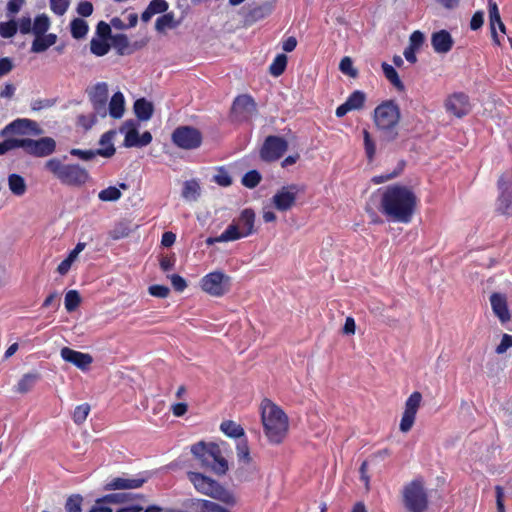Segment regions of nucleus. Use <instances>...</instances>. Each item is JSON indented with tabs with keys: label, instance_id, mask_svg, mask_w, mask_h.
I'll list each match as a JSON object with an SVG mask.
<instances>
[{
	"label": "nucleus",
	"instance_id": "1",
	"mask_svg": "<svg viewBox=\"0 0 512 512\" xmlns=\"http://www.w3.org/2000/svg\"><path fill=\"white\" fill-rule=\"evenodd\" d=\"M416 205L417 197L411 188L393 184L383 191L379 211L388 220L407 224L412 219Z\"/></svg>",
	"mask_w": 512,
	"mask_h": 512
},
{
	"label": "nucleus",
	"instance_id": "2",
	"mask_svg": "<svg viewBox=\"0 0 512 512\" xmlns=\"http://www.w3.org/2000/svg\"><path fill=\"white\" fill-rule=\"evenodd\" d=\"M67 159V155L50 158L45 162L44 169L65 186H84L90 180L89 171L78 163H64Z\"/></svg>",
	"mask_w": 512,
	"mask_h": 512
},
{
	"label": "nucleus",
	"instance_id": "3",
	"mask_svg": "<svg viewBox=\"0 0 512 512\" xmlns=\"http://www.w3.org/2000/svg\"><path fill=\"white\" fill-rule=\"evenodd\" d=\"M400 119L401 111L394 100L383 101L374 109L373 121L381 133L382 143H391L398 138L397 126Z\"/></svg>",
	"mask_w": 512,
	"mask_h": 512
},
{
	"label": "nucleus",
	"instance_id": "4",
	"mask_svg": "<svg viewBox=\"0 0 512 512\" xmlns=\"http://www.w3.org/2000/svg\"><path fill=\"white\" fill-rule=\"evenodd\" d=\"M261 420L264 433L271 444H280L288 431V417L284 411L270 400L262 404Z\"/></svg>",
	"mask_w": 512,
	"mask_h": 512
},
{
	"label": "nucleus",
	"instance_id": "5",
	"mask_svg": "<svg viewBox=\"0 0 512 512\" xmlns=\"http://www.w3.org/2000/svg\"><path fill=\"white\" fill-rule=\"evenodd\" d=\"M192 455L203 468H210L217 475H225L228 471V461L222 456L221 449L214 442L199 441L191 446Z\"/></svg>",
	"mask_w": 512,
	"mask_h": 512
},
{
	"label": "nucleus",
	"instance_id": "6",
	"mask_svg": "<svg viewBox=\"0 0 512 512\" xmlns=\"http://www.w3.org/2000/svg\"><path fill=\"white\" fill-rule=\"evenodd\" d=\"M188 479L194 488L213 499H216L226 505L234 506L237 503L236 497L230 490L226 489L219 482L199 472L189 471Z\"/></svg>",
	"mask_w": 512,
	"mask_h": 512
},
{
	"label": "nucleus",
	"instance_id": "7",
	"mask_svg": "<svg viewBox=\"0 0 512 512\" xmlns=\"http://www.w3.org/2000/svg\"><path fill=\"white\" fill-rule=\"evenodd\" d=\"M403 505L408 512H425L428 509V494L421 477L415 478L403 487Z\"/></svg>",
	"mask_w": 512,
	"mask_h": 512
},
{
	"label": "nucleus",
	"instance_id": "8",
	"mask_svg": "<svg viewBox=\"0 0 512 512\" xmlns=\"http://www.w3.org/2000/svg\"><path fill=\"white\" fill-rule=\"evenodd\" d=\"M232 278L222 271H213L200 280L201 289L214 297H221L231 290Z\"/></svg>",
	"mask_w": 512,
	"mask_h": 512
},
{
	"label": "nucleus",
	"instance_id": "9",
	"mask_svg": "<svg viewBox=\"0 0 512 512\" xmlns=\"http://www.w3.org/2000/svg\"><path fill=\"white\" fill-rule=\"evenodd\" d=\"M497 186L499 195L496 201V211L512 216V167L499 177Z\"/></svg>",
	"mask_w": 512,
	"mask_h": 512
},
{
	"label": "nucleus",
	"instance_id": "10",
	"mask_svg": "<svg viewBox=\"0 0 512 512\" xmlns=\"http://www.w3.org/2000/svg\"><path fill=\"white\" fill-rule=\"evenodd\" d=\"M171 140L181 149L193 150L201 146L203 137L195 127L179 126L173 131Z\"/></svg>",
	"mask_w": 512,
	"mask_h": 512
},
{
	"label": "nucleus",
	"instance_id": "11",
	"mask_svg": "<svg viewBox=\"0 0 512 512\" xmlns=\"http://www.w3.org/2000/svg\"><path fill=\"white\" fill-rule=\"evenodd\" d=\"M304 191L305 186L300 184L283 186L272 197V203L278 211H288L295 205L297 196Z\"/></svg>",
	"mask_w": 512,
	"mask_h": 512
},
{
	"label": "nucleus",
	"instance_id": "12",
	"mask_svg": "<svg viewBox=\"0 0 512 512\" xmlns=\"http://www.w3.org/2000/svg\"><path fill=\"white\" fill-rule=\"evenodd\" d=\"M257 112V105L248 94L238 95L231 107V118L236 122L248 121Z\"/></svg>",
	"mask_w": 512,
	"mask_h": 512
},
{
	"label": "nucleus",
	"instance_id": "13",
	"mask_svg": "<svg viewBox=\"0 0 512 512\" xmlns=\"http://www.w3.org/2000/svg\"><path fill=\"white\" fill-rule=\"evenodd\" d=\"M288 149V142L280 137L270 135L265 138L260 149V158L265 162L279 160Z\"/></svg>",
	"mask_w": 512,
	"mask_h": 512
},
{
	"label": "nucleus",
	"instance_id": "14",
	"mask_svg": "<svg viewBox=\"0 0 512 512\" xmlns=\"http://www.w3.org/2000/svg\"><path fill=\"white\" fill-rule=\"evenodd\" d=\"M44 133L39 124L28 118H17L6 125L0 132L5 137L10 134L39 136Z\"/></svg>",
	"mask_w": 512,
	"mask_h": 512
},
{
	"label": "nucleus",
	"instance_id": "15",
	"mask_svg": "<svg viewBox=\"0 0 512 512\" xmlns=\"http://www.w3.org/2000/svg\"><path fill=\"white\" fill-rule=\"evenodd\" d=\"M57 148V143L52 137H41L39 139L27 138L25 152L37 158L52 155Z\"/></svg>",
	"mask_w": 512,
	"mask_h": 512
},
{
	"label": "nucleus",
	"instance_id": "16",
	"mask_svg": "<svg viewBox=\"0 0 512 512\" xmlns=\"http://www.w3.org/2000/svg\"><path fill=\"white\" fill-rule=\"evenodd\" d=\"M89 100L94 113L101 118L107 116L108 85L105 82H98L88 91Z\"/></svg>",
	"mask_w": 512,
	"mask_h": 512
},
{
	"label": "nucleus",
	"instance_id": "17",
	"mask_svg": "<svg viewBox=\"0 0 512 512\" xmlns=\"http://www.w3.org/2000/svg\"><path fill=\"white\" fill-rule=\"evenodd\" d=\"M421 401L422 394L418 391L413 392L406 400L405 409L400 421V430L402 432H408L412 428Z\"/></svg>",
	"mask_w": 512,
	"mask_h": 512
},
{
	"label": "nucleus",
	"instance_id": "18",
	"mask_svg": "<svg viewBox=\"0 0 512 512\" xmlns=\"http://www.w3.org/2000/svg\"><path fill=\"white\" fill-rule=\"evenodd\" d=\"M446 110L458 118H462L470 113L471 105L469 97L463 92L453 93L445 102Z\"/></svg>",
	"mask_w": 512,
	"mask_h": 512
},
{
	"label": "nucleus",
	"instance_id": "19",
	"mask_svg": "<svg viewBox=\"0 0 512 512\" xmlns=\"http://www.w3.org/2000/svg\"><path fill=\"white\" fill-rule=\"evenodd\" d=\"M60 354L64 361L72 363L81 370H86L93 362V358L90 354L82 353L69 347H63Z\"/></svg>",
	"mask_w": 512,
	"mask_h": 512
},
{
	"label": "nucleus",
	"instance_id": "20",
	"mask_svg": "<svg viewBox=\"0 0 512 512\" xmlns=\"http://www.w3.org/2000/svg\"><path fill=\"white\" fill-rule=\"evenodd\" d=\"M490 304L493 313L498 317L501 323L510 321L511 315L508 308L507 297L505 294L494 292L490 295Z\"/></svg>",
	"mask_w": 512,
	"mask_h": 512
},
{
	"label": "nucleus",
	"instance_id": "21",
	"mask_svg": "<svg viewBox=\"0 0 512 512\" xmlns=\"http://www.w3.org/2000/svg\"><path fill=\"white\" fill-rule=\"evenodd\" d=\"M431 45L435 53L447 54L451 51L454 40L449 31L442 29L432 33Z\"/></svg>",
	"mask_w": 512,
	"mask_h": 512
},
{
	"label": "nucleus",
	"instance_id": "22",
	"mask_svg": "<svg viewBox=\"0 0 512 512\" xmlns=\"http://www.w3.org/2000/svg\"><path fill=\"white\" fill-rule=\"evenodd\" d=\"M116 152V148L114 145H110L105 148H99V149H89V150H82L79 148H72L69 151V154L71 156L77 157L82 161H91L96 156H102L105 158L112 157Z\"/></svg>",
	"mask_w": 512,
	"mask_h": 512
},
{
	"label": "nucleus",
	"instance_id": "23",
	"mask_svg": "<svg viewBox=\"0 0 512 512\" xmlns=\"http://www.w3.org/2000/svg\"><path fill=\"white\" fill-rule=\"evenodd\" d=\"M146 481L147 477H138L132 479L116 477L112 479L110 482L106 483L103 489L105 491L136 489L141 487L144 483H146Z\"/></svg>",
	"mask_w": 512,
	"mask_h": 512
},
{
	"label": "nucleus",
	"instance_id": "24",
	"mask_svg": "<svg viewBox=\"0 0 512 512\" xmlns=\"http://www.w3.org/2000/svg\"><path fill=\"white\" fill-rule=\"evenodd\" d=\"M186 506L193 512H231L216 502L200 498L189 499Z\"/></svg>",
	"mask_w": 512,
	"mask_h": 512
},
{
	"label": "nucleus",
	"instance_id": "25",
	"mask_svg": "<svg viewBox=\"0 0 512 512\" xmlns=\"http://www.w3.org/2000/svg\"><path fill=\"white\" fill-rule=\"evenodd\" d=\"M152 141V134L145 131L139 135L138 130L133 127L132 131H126L123 145L127 148L130 147H145Z\"/></svg>",
	"mask_w": 512,
	"mask_h": 512
},
{
	"label": "nucleus",
	"instance_id": "26",
	"mask_svg": "<svg viewBox=\"0 0 512 512\" xmlns=\"http://www.w3.org/2000/svg\"><path fill=\"white\" fill-rule=\"evenodd\" d=\"M234 221L238 225L239 230L247 237L254 232L255 212L250 208H246Z\"/></svg>",
	"mask_w": 512,
	"mask_h": 512
},
{
	"label": "nucleus",
	"instance_id": "27",
	"mask_svg": "<svg viewBox=\"0 0 512 512\" xmlns=\"http://www.w3.org/2000/svg\"><path fill=\"white\" fill-rule=\"evenodd\" d=\"M133 110L138 120L148 121L153 116L154 106L152 102L142 97L134 102Z\"/></svg>",
	"mask_w": 512,
	"mask_h": 512
},
{
	"label": "nucleus",
	"instance_id": "28",
	"mask_svg": "<svg viewBox=\"0 0 512 512\" xmlns=\"http://www.w3.org/2000/svg\"><path fill=\"white\" fill-rule=\"evenodd\" d=\"M124 110H125L124 95L120 91L115 92L112 95L111 100L109 102L107 114L109 113V115L114 119H120L124 114Z\"/></svg>",
	"mask_w": 512,
	"mask_h": 512
},
{
	"label": "nucleus",
	"instance_id": "29",
	"mask_svg": "<svg viewBox=\"0 0 512 512\" xmlns=\"http://www.w3.org/2000/svg\"><path fill=\"white\" fill-rule=\"evenodd\" d=\"M112 46L116 49L119 56L131 55L132 51L129 50L130 42L126 34L119 33L111 37Z\"/></svg>",
	"mask_w": 512,
	"mask_h": 512
},
{
	"label": "nucleus",
	"instance_id": "30",
	"mask_svg": "<svg viewBox=\"0 0 512 512\" xmlns=\"http://www.w3.org/2000/svg\"><path fill=\"white\" fill-rule=\"evenodd\" d=\"M134 493L129 492H119V493H111L104 495L98 499H96L97 504H120L126 503L132 500V496Z\"/></svg>",
	"mask_w": 512,
	"mask_h": 512
},
{
	"label": "nucleus",
	"instance_id": "31",
	"mask_svg": "<svg viewBox=\"0 0 512 512\" xmlns=\"http://www.w3.org/2000/svg\"><path fill=\"white\" fill-rule=\"evenodd\" d=\"M180 25V20H175L174 13H165L158 17L155 22V29L157 32H164L166 28L175 29Z\"/></svg>",
	"mask_w": 512,
	"mask_h": 512
},
{
	"label": "nucleus",
	"instance_id": "32",
	"mask_svg": "<svg viewBox=\"0 0 512 512\" xmlns=\"http://www.w3.org/2000/svg\"><path fill=\"white\" fill-rule=\"evenodd\" d=\"M8 186L10 191L16 196H22L27 190L25 179L16 173L8 176Z\"/></svg>",
	"mask_w": 512,
	"mask_h": 512
},
{
	"label": "nucleus",
	"instance_id": "33",
	"mask_svg": "<svg viewBox=\"0 0 512 512\" xmlns=\"http://www.w3.org/2000/svg\"><path fill=\"white\" fill-rule=\"evenodd\" d=\"M382 70H383V73H384V76L387 78V80L398 90V91H404L405 90V86L403 84V82L401 81L396 69L386 63V62H383L382 65Z\"/></svg>",
	"mask_w": 512,
	"mask_h": 512
},
{
	"label": "nucleus",
	"instance_id": "34",
	"mask_svg": "<svg viewBox=\"0 0 512 512\" xmlns=\"http://www.w3.org/2000/svg\"><path fill=\"white\" fill-rule=\"evenodd\" d=\"M220 430L230 438H242L245 435L241 425L232 420H225L220 425Z\"/></svg>",
	"mask_w": 512,
	"mask_h": 512
},
{
	"label": "nucleus",
	"instance_id": "35",
	"mask_svg": "<svg viewBox=\"0 0 512 512\" xmlns=\"http://www.w3.org/2000/svg\"><path fill=\"white\" fill-rule=\"evenodd\" d=\"M201 188L197 180L185 181L182 189V197L189 201H196L200 196Z\"/></svg>",
	"mask_w": 512,
	"mask_h": 512
},
{
	"label": "nucleus",
	"instance_id": "36",
	"mask_svg": "<svg viewBox=\"0 0 512 512\" xmlns=\"http://www.w3.org/2000/svg\"><path fill=\"white\" fill-rule=\"evenodd\" d=\"M39 379L40 374L37 372L24 374L17 384V391L22 394L29 392Z\"/></svg>",
	"mask_w": 512,
	"mask_h": 512
},
{
	"label": "nucleus",
	"instance_id": "37",
	"mask_svg": "<svg viewBox=\"0 0 512 512\" xmlns=\"http://www.w3.org/2000/svg\"><path fill=\"white\" fill-rule=\"evenodd\" d=\"M88 23L82 18H74L70 22V32L74 39H82L88 33Z\"/></svg>",
	"mask_w": 512,
	"mask_h": 512
},
{
	"label": "nucleus",
	"instance_id": "38",
	"mask_svg": "<svg viewBox=\"0 0 512 512\" xmlns=\"http://www.w3.org/2000/svg\"><path fill=\"white\" fill-rule=\"evenodd\" d=\"M50 25V18L46 14L37 15L33 21L32 33L41 36L49 30Z\"/></svg>",
	"mask_w": 512,
	"mask_h": 512
},
{
	"label": "nucleus",
	"instance_id": "39",
	"mask_svg": "<svg viewBox=\"0 0 512 512\" xmlns=\"http://www.w3.org/2000/svg\"><path fill=\"white\" fill-rule=\"evenodd\" d=\"M111 48L107 40L93 37L90 41V51L97 57L106 55Z\"/></svg>",
	"mask_w": 512,
	"mask_h": 512
},
{
	"label": "nucleus",
	"instance_id": "40",
	"mask_svg": "<svg viewBox=\"0 0 512 512\" xmlns=\"http://www.w3.org/2000/svg\"><path fill=\"white\" fill-rule=\"evenodd\" d=\"M243 237L245 236L239 230V227L238 225L235 224V221L228 225L224 232L221 235H219V239L223 242L235 241Z\"/></svg>",
	"mask_w": 512,
	"mask_h": 512
},
{
	"label": "nucleus",
	"instance_id": "41",
	"mask_svg": "<svg viewBox=\"0 0 512 512\" xmlns=\"http://www.w3.org/2000/svg\"><path fill=\"white\" fill-rule=\"evenodd\" d=\"M366 94L361 90H355L347 98L346 102L351 110H360L364 107Z\"/></svg>",
	"mask_w": 512,
	"mask_h": 512
},
{
	"label": "nucleus",
	"instance_id": "42",
	"mask_svg": "<svg viewBox=\"0 0 512 512\" xmlns=\"http://www.w3.org/2000/svg\"><path fill=\"white\" fill-rule=\"evenodd\" d=\"M287 60L285 54H278L269 67L270 74L275 77L282 75L286 69Z\"/></svg>",
	"mask_w": 512,
	"mask_h": 512
},
{
	"label": "nucleus",
	"instance_id": "43",
	"mask_svg": "<svg viewBox=\"0 0 512 512\" xmlns=\"http://www.w3.org/2000/svg\"><path fill=\"white\" fill-rule=\"evenodd\" d=\"M122 193L119 188L115 186H109L101 190L98 194V198L104 202H114L121 198Z\"/></svg>",
	"mask_w": 512,
	"mask_h": 512
},
{
	"label": "nucleus",
	"instance_id": "44",
	"mask_svg": "<svg viewBox=\"0 0 512 512\" xmlns=\"http://www.w3.org/2000/svg\"><path fill=\"white\" fill-rule=\"evenodd\" d=\"M261 179H262V176H261L260 172L253 169L244 174L241 182H242L243 186H245L249 189H253L261 182Z\"/></svg>",
	"mask_w": 512,
	"mask_h": 512
},
{
	"label": "nucleus",
	"instance_id": "45",
	"mask_svg": "<svg viewBox=\"0 0 512 512\" xmlns=\"http://www.w3.org/2000/svg\"><path fill=\"white\" fill-rule=\"evenodd\" d=\"M81 297L78 291L69 290L65 295V308L68 312H73L79 306Z\"/></svg>",
	"mask_w": 512,
	"mask_h": 512
},
{
	"label": "nucleus",
	"instance_id": "46",
	"mask_svg": "<svg viewBox=\"0 0 512 512\" xmlns=\"http://www.w3.org/2000/svg\"><path fill=\"white\" fill-rule=\"evenodd\" d=\"M236 453L239 461L249 464L252 461L250 449L246 439H241L236 445Z\"/></svg>",
	"mask_w": 512,
	"mask_h": 512
},
{
	"label": "nucleus",
	"instance_id": "47",
	"mask_svg": "<svg viewBox=\"0 0 512 512\" xmlns=\"http://www.w3.org/2000/svg\"><path fill=\"white\" fill-rule=\"evenodd\" d=\"M362 134H363V139H364V149H365L366 157L369 161H372L376 154L375 141L372 139L368 130L364 129Z\"/></svg>",
	"mask_w": 512,
	"mask_h": 512
},
{
	"label": "nucleus",
	"instance_id": "48",
	"mask_svg": "<svg viewBox=\"0 0 512 512\" xmlns=\"http://www.w3.org/2000/svg\"><path fill=\"white\" fill-rule=\"evenodd\" d=\"M83 497L80 494L70 495L65 502L66 512H82Z\"/></svg>",
	"mask_w": 512,
	"mask_h": 512
},
{
	"label": "nucleus",
	"instance_id": "49",
	"mask_svg": "<svg viewBox=\"0 0 512 512\" xmlns=\"http://www.w3.org/2000/svg\"><path fill=\"white\" fill-rule=\"evenodd\" d=\"M131 232L129 225L125 222L117 223L112 230L109 231V236L113 240H120L127 237Z\"/></svg>",
	"mask_w": 512,
	"mask_h": 512
},
{
	"label": "nucleus",
	"instance_id": "50",
	"mask_svg": "<svg viewBox=\"0 0 512 512\" xmlns=\"http://www.w3.org/2000/svg\"><path fill=\"white\" fill-rule=\"evenodd\" d=\"M18 31L17 22L13 19L0 22V36L3 38H12Z\"/></svg>",
	"mask_w": 512,
	"mask_h": 512
},
{
	"label": "nucleus",
	"instance_id": "51",
	"mask_svg": "<svg viewBox=\"0 0 512 512\" xmlns=\"http://www.w3.org/2000/svg\"><path fill=\"white\" fill-rule=\"evenodd\" d=\"M89 412L90 406L87 403L76 406L73 412V421L78 425L82 424L87 419Z\"/></svg>",
	"mask_w": 512,
	"mask_h": 512
},
{
	"label": "nucleus",
	"instance_id": "52",
	"mask_svg": "<svg viewBox=\"0 0 512 512\" xmlns=\"http://www.w3.org/2000/svg\"><path fill=\"white\" fill-rule=\"evenodd\" d=\"M339 69L343 74L349 75L350 77H357L358 71L353 67V62L350 57H344L339 64Z\"/></svg>",
	"mask_w": 512,
	"mask_h": 512
},
{
	"label": "nucleus",
	"instance_id": "53",
	"mask_svg": "<svg viewBox=\"0 0 512 512\" xmlns=\"http://www.w3.org/2000/svg\"><path fill=\"white\" fill-rule=\"evenodd\" d=\"M70 5V0H50V8L52 12L58 16L66 13Z\"/></svg>",
	"mask_w": 512,
	"mask_h": 512
},
{
	"label": "nucleus",
	"instance_id": "54",
	"mask_svg": "<svg viewBox=\"0 0 512 512\" xmlns=\"http://www.w3.org/2000/svg\"><path fill=\"white\" fill-rule=\"evenodd\" d=\"M488 12L490 28L495 27L496 23L501 20L498 5L494 0H488Z\"/></svg>",
	"mask_w": 512,
	"mask_h": 512
},
{
	"label": "nucleus",
	"instance_id": "55",
	"mask_svg": "<svg viewBox=\"0 0 512 512\" xmlns=\"http://www.w3.org/2000/svg\"><path fill=\"white\" fill-rule=\"evenodd\" d=\"M213 180L222 187H228L232 184V178L229 173L223 168L218 169V173L213 176Z\"/></svg>",
	"mask_w": 512,
	"mask_h": 512
},
{
	"label": "nucleus",
	"instance_id": "56",
	"mask_svg": "<svg viewBox=\"0 0 512 512\" xmlns=\"http://www.w3.org/2000/svg\"><path fill=\"white\" fill-rule=\"evenodd\" d=\"M96 35H97L96 38L104 39V40H108V39L111 40V37L113 36L112 31H111V26L108 23H106L105 21L98 22V24L96 26Z\"/></svg>",
	"mask_w": 512,
	"mask_h": 512
},
{
	"label": "nucleus",
	"instance_id": "57",
	"mask_svg": "<svg viewBox=\"0 0 512 512\" xmlns=\"http://www.w3.org/2000/svg\"><path fill=\"white\" fill-rule=\"evenodd\" d=\"M26 141L27 138H7L3 142L5 144V148L8 151L16 149V148H23L24 151L26 150Z\"/></svg>",
	"mask_w": 512,
	"mask_h": 512
},
{
	"label": "nucleus",
	"instance_id": "58",
	"mask_svg": "<svg viewBox=\"0 0 512 512\" xmlns=\"http://www.w3.org/2000/svg\"><path fill=\"white\" fill-rule=\"evenodd\" d=\"M148 292L151 296H154L157 298H166L170 293V289H169V287H167L165 285L155 284V285L149 286Z\"/></svg>",
	"mask_w": 512,
	"mask_h": 512
},
{
	"label": "nucleus",
	"instance_id": "59",
	"mask_svg": "<svg viewBox=\"0 0 512 512\" xmlns=\"http://www.w3.org/2000/svg\"><path fill=\"white\" fill-rule=\"evenodd\" d=\"M148 7L153 12V14H161L166 13L169 8V4L166 0H151L148 4Z\"/></svg>",
	"mask_w": 512,
	"mask_h": 512
},
{
	"label": "nucleus",
	"instance_id": "60",
	"mask_svg": "<svg viewBox=\"0 0 512 512\" xmlns=\"http://www.w3.org/2000/svg\"><path fill=\"white\" fill-rule=\"evenodd\" d=\"M49 48V45L44 38V34L41 36H35V39L31 45V52L33 53H42L45 52Z\"/></svg>",
	"mask_w": 512,
	"mask_h": 512
},
{
	"label": "nucleus",
	"instance_id": "61",
	"mask_svg": "<svg viewBox=\"0 0 512 512\" xmlns=\"http://www.w3.org/2000/svg\"><path fill=\"white\" fill-rule=\"evenodd\" d=\"M168 278L171 281V284L176 292H183L187 287L186 280L178 275V274H172L168 275Z\"/></svg>",
	"mask_w": 512,
	"mask_h": 512
},
{
	"label": "nucleus",
	"instance_id": "62",
	"mask_svg": "<svg viewBox=\"0 0 512 512\" xmlns=\"http://www.w3.org/2000/svg\"><path fill=\"white\" fill-rule=\"evenodd\" d=\"M424 40V34L421 31L416 30L410 35L408 46L415 49H419L423 45Z\"/></svg>",
	"mask_w": 512,
	"mask_h": 512
},
{
	"label": "nucleus",
	"instance_id": "63",
	"mask_svg": "<svg viewBox=\"0 0 512 512\" xmlns=\"http://www.w3.org/2000/svg\"><path fill=\"white\" fill-rule=\"evenodd\" d=\"M93 4L89 1L79 2L76 8L77 13L82 17H89L93 13Z\"/></svg>",
	"mask_w": 512,
	"mask_h": 512
},
{
	"label": "nucleus",
	"instance_id": "64",
	"mask_svg": "<svg viewBox=\"0 0 512 512\" xmlns=\"http://www.w3.org/2000/svg\"><path fill=\"white\" fill-rule=\"evenodd\" d=\"M511 347H512V335L503 334L501 342L496 347L495 352L497 354H503Z\"/></svg>",
	"mask_w": 512,
	"mask_h": 512
}]
</instances>
